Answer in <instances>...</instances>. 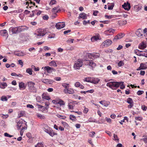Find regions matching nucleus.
Wrapping results in <instances>:
<instances>
[{"label":"nucleus","instance_id":"obj_1","mask_svg":"<svg viewBox=\"0 0 147 147\" xmlns=\"http://www.w3.org/2000/svg\"><path fill=\"white\" fill-rule=\"evenodd\" d=\"M27 29L28 28L26 27L25 26H23L13 28H9V32L11 31L12 34H18Z\"/></svg>","mask_w":147,"mask_h":147},{"label":"nucleus","instance_id":"obj_2","mask_svg":"<svg viewBox=\"0 0 147 147\" xmlns=\"http://www.w3.org/2000/svg\"><path fill=\"white\" fill-rule=\"evenodd\" d=\"M121 82H110L107 84V86L109 87L112 89H116L114 87L118 88L121 85Z\"/></svg>","mask_w":147,"mask_h":147},{"label":"nucleus","instance_id":"obj_3","mask_svg":"<svg viewBox=\"0 0 147 147\" xmlns=\"http://www.w3.org/2000/svg\"><path fill=\"white\" fill-rule=\"evenodd\" d=\"M35 83L32 81L28 82L26 84L28 89L31 92H36V88L34 87Z\"/></svg>","mask_w":147,"mask_h":147},{"label":"nucleus","instance_id":"obj_4","mask_svg":"<svg viewBox=\"0 0 147 147\" xmlns=\"http://www.w3.org/2000/svg\"><path fill=\"white\" fill-rule=\"evenodd\" d=\"M47 33L46 29H38L35 34L37 36H44Z\"/></svg>","mask_w":147,"mask_h":147},{"label":"nucleus","instance_id":"obj_5","mask_svg":"<svg viewBox=\"0 0 147 147\" xmlns=\"http://www.w3.org/2000/svg\"><path fill=\"white\" fill-rule=\"evenodd\" d=\"M83 65L82 60L80 59L76 61L74 65V68L75 69H79Z\"/></svg>","mask_w":147,"mask_h":147},{"label":"nucleus","instance_id":"obj_6","mask_svg":"<svg viewBox=\"0 0 147 147\" xmlns=\"http://www.w3.org/2000/svg\"><path fill=\"white\" fill-rule=\"evenodd\" d=\"M87 55L90 58L94 59L99 57L100 56V55L99 53H88L87 54Z\"/></svg>","mask_w":147,"mask_h":147},{"label":"nucleus","instance_id":"obj_7","mask_svg":"<svg viewBox=\"0 0 147 147\" xmlns=\"http://www.w3.org/2000/svg\"><path fill=\"white\" fill-rule=\"evenodd\" d=\"M86 65H88L93 68L96 66V64L92 61L91 60H86L85 63Z\"/></svg>","mask_w":147,"mask_h":147},{"label":"nucleus","instance_id":"obj_8","mask_svg":"<svg viewBox=\"0 0 147 147\" xmlns=\"http://www.w3.org/2000/svg\"><path fill=\"white\" fill-rule=\"evenodd\" d=\"M65 22H59L57 23L55 25L56 28L58 29H60L63 28L65 27Z\"/></svg>","mask_w":147,"mask_h":147},{"label":"nucleus","instance_id":"obj_9","mask_svg":"<svg viewBox=\"0 0 147 147\" xmlns=\"http://www.w3.org/2000/svg\"><path fill=\"white\" fill-rule=\"evenodd\" d=\"M126 102L129 104L127 106L128 108H131L134 106V102L132 98H128Z\"/></svg>","mask_w":147,"mask_h":147},{"label":"nucleus","instance_id":"obj_10","mask_svg":"<svg viewBox=\"0 0 147 147\" xmlns=\"http://www.w3.org/2000/svg\"><path fill=\"white\" fill-rule=\"evenodd\" d=\"M112 43V41L109 39H107L103 42L102 45L106 47L110 45Z\"/></svg>","mask_w":147,"mask_h":147},{"label":"nucleus","instance_id":"obj_11","mask_svg":"<svg viewBox=\"0 0 147 147\" xmlns=\"http://www.w3.org/2000/svg\"><path fill=\"white\" fill-rule=\"evenodd\" d=\"M44 68L46 70L48 73H51L53 72H55V70L52 67H50L49 66H45Z\"/></svg>","mask_w":147,"mask_h":147},{"label":"nucleus","instance_id":"obj_12","mask_svg":"<svg viewBox=\"0 0 147 147\" xmlns=\"http://www.w3.org/2000/svg\"><path fill=\"white\" fill-rule=\"evenodd\" d=\"M63 92L65 94H73L74 93V91L73 89L71 88L68 89H65L63 90Z\"/></svg>","mask_w":147,"mask_h":147},{"label":"nucleus","instance_id":"obj_13","mask_svg":"<svg viewBox=\"0 0 147 147\" xmlns=\"http://www.w3.org/2000/svg\"><path fill=\"white\" fill-rule=\"evenodd\" d=\"M54 81L53 80L47 79H43L42 80V82H43L47 84H51Z\"/></svg>","mask_w":147,"mask_h":147},{"label":"nucleus","instance_id":"obj_14","mask_svg":"<svg viewBox=\"0 0 147 147\" xmlns=\"http://www.w3.org/2000/svg\"><path fill=\"white\" fill-rule=\"evenodd\" d=\"M122 6L125 10L127 11L129 10L131 7L130 4L128 3H124L123 5H122Z\"/></svg>","mask_w":147,"mask_h":147},{"label":"nucleus","instance_id":"obj_15","mask_svg":"<svg viewBox=\"0 0 147 147\" xmlns=\"http://www.w3.org/2000/svg\"><path fill=\"white\" fill-rule=\"evenodd\" d=\"M146 43L144 42H142L141 43L139 44L138 46V48L139 49H143L146 47Z\"/></svg>","mask_w":147,"mask_h":147},{"label":"nucleus","instance_id":"obj_16","mask_svg":"<svg viewBox=\"0 0 147 147\" xmlns=\"http://www.w3.org/2000/svg\"><path fill=\"white\" fill-rule=\"evenodd\" d=\"M100 81V79L98 78H91L90 83L96 84Z\"/></svg>","mask_w":147,"mask_h":147},{"label":"nucleus","instance_id":"obj_17","mask_svg":"<svg viewBox=\"0 0 147 147\" xmlns=\"http://www.w3.org/2000/svg\"><path fill=\"white\" fill-rule=\"evenodd\" d=\"M59 6L58 5L52 9V11L53 13H54L55 15H57L56 13L58 12L59 10Z\"/></svg>","mask_w":147,"mask_h":147},{"label":"nucleus","instance_id":"obj_18","mask_svg":"<svg viewBox=\"0 0 147 147\" xmlns=\"http://www.w3.org/2000/svg\"><path fill=\"white\" fill-rule=\"evenodd\" d=\"M136 34L139 37H141L142 36V31L141 29H139L136 31Z\"/></svg>","mask_w":147,"mask_h":147},{"label":"nucleus","instance_id":"obj_19","mask_svg":"<svg viewBox=\"0 0 147 147\" xmlns=\"http://www.w3.org/2000/svg\"><path fill=\"white\" fill-rule=\"evenodd\" d=\"M19 86L20 89V90H24L26 87V85H25L24 83L21 82L19 83Z\"/></svg>","mask_w":147,"mask_h":147},{"label":"nucleus","instance_id":"obj_20","mask_svg":"<svg viewBox=\"0 0 147 147\" xmlns=\"http://www.w3.org/2000/svg\"><path fill=\"white\" fill-rule=\"evenodd\" d=\"M124 36V33H120L115 37L113 40H115L120 39L123 37Z\"/></svg>","mask_w":147,"mask_h":147},{"label":"nucleus","instance_id":"obj_21","mask_svg":"<svg viewBox=\"0 0 147 147\" xmlns=\"http://www.w3.org/2000/svg\"><path fill=\"white\" fill-rule=\"evenodd\" d=\"M99 103L105 107H107L110 104L109 102H106L105 100H101L99 102Z\"/></svg>","mask_w":147,"mask_h":147},{"label":"nucleus","instance_id":"obj_22","mask_svg":"<svg viewBox=\"0 0 147 147\" xmlns=\"http://www.w3.org/2000/svg\"><path fill=\"white\" fill-rule=\"evenodd\" d=\"M79 18H81L83 19H86L87 18V15L84 13H81L79 15Z\"/></svg>","mask_w":147,"mask_h":147},{"label":"nucleus","instance_id":"obj_23","mask_svg":"<svg viewBox=\"0 0 147 147\" xmlns=\"http://www.w3.org/2000/svg\"><path fill=\"white\" fill-rule=\"evenodd\" d=\"M140 67L142 68V69H145L147 68V63H141L140 64Z\"/></svg>","mask_w":147,"mask_h":147},{"label":"nucleus","instance_id":"obj_24","mask_svg":"<svg viewBox=\"0 0 147 147\" xmlns=\"http://www.w3.org/2000/svg\"><path fill=\"white\" fill-rule=\"evenodd\" d=\"M57 104H59L60 106L65 105V103L63 101L59 99H58Z\"/></svg>","mask_w":147,"mask_h":147},{"label":"nucleus","instance_id":"obj_25","mask_svg":"<svg viewBox=\"0 0 147 147\" xmlns=\"http://www.w3.org/2000/svg\"><path fill=\"white\" fill-rule=\"evenodd\" d=\"M42 98L43 100H49L51 99L50 98L49 96L47 95H45L44 94H43L42 95Z\"/></svg>","mask_w":147,"mask_h":147},{"label":"nucleus","instance_id":"obj_26","mask_svg":"<svg viewBox=\"0 0 147 147\" xmlns=\"http://www.w3.org/2000/svg\"><path fill=\"white\" fill-rule=\"evenodd\" d=\"M26 122L25 123V125L24 127H22L21 129V131L20 132V135L21 136H22L23 134V132L22 131V130L24 129H26L27 128V125H26Z\"/></svg>","mask_w":147,"mask_h":147},{"label":"nucleus","instance_id":"obj_27","mask_svg":"<svg viewBox=\"0 0 147 147\" xmlns=\"http://www.w3.org/2000/svg\"><path fill=\"white\" fill-rule=\"evenodd\" d=\"M49 65L50 66L53 67H57V65L55 61H53L49 63Z\"/></svg>","mask_w":147,"mask_h":147},{"label":"nucleus","instance_id":"obj_28","mask_svg":"<svg viewBox=\"0 0 147 147\" xmlns=\"http://www.w3.org/2000/svg\"><path fill=\"white\" fill-rule=\"evenodd\" d=\"M99 39V37L98 36H94L92 37L91 39L92 42H94L95 41H96Z\"/></svg>","mask_w":147,"mask_h":147},{"label":"nucleus","instance_id":"obj_29","mask_svg":"<svg viewBox=\"0 0 147 147\" xmlns=\"http://www.w3.org/2000/svg\"><path fill=\"white\" fill-rule=\"evenodd\" d=\"M115 32V30L112 29L107 30L105 32L108 34L109 33H113Z\"/></svg>","mask_w":147,"mask_h":147},{"label":"nucleus","instance_id":"obj_30","mask_svg":"<svg viewBox=\"0 0 147 147\" xmlns=\"http://www.w3.org/2000/svg\"><path fill=\"white\" fill-rule=\"evenodd\" d=\"M7 85L6 82H3L1 84L0 87L1 88L4 89L5 88L6 86Z\"/></svg>","mask_w":147,"mask_h":147},{"label":"nucleus","instance_id":"obj_31","mask_svg":"<svg viewBox=\"0 0 147 147\" xmlns=\"http://www.w3.org/2000/svg\"><path fill=\"white\" fill-rule=\"evenodd\" d=\"M37 117L41 119H44L45 118V116L43 115H42L40 114L37 113L36 115Z\"/></svg>","mask_w":147,"mask_h":147},{"label":"nucleus","instance_id":"obj_32","mask_svg":"<svg viewBox=\"0 0 147 147\" xmlns=\"http://www.w3.org/2000/svg\"><path fill=\"white\" fill-rule=\"evenodd\" d=\"M119 23L120 25H123L127 23V21L126 20L120 21L119 22Z\"/></svg>","mask_w":147,"mask_h":147},{"label":"nucleus","instance_id":"obj_33","mask_svg":"<svg viewBox=\"0 0 147 147\" xmlns=\"http://www.w3.org/2000/svg\"><path fill=\"white\" fill-rule=\"evenodd\" d=\"M32 70L31 68H28L26 70V72L28 73L29 75H31L32 74Z\"/></svg>","mask_w":147,"mask_h":147},{"label":"nucleus","instance_id":"obj_34","mask_svg":"<svg viewBox=\"0 0 147 147\" xmlns=\"http://www.w3.org/2000/svg\"><path fill=\"white\" fill-rule=\"evenodd\" d=\"M91 77L86 78L84 79V82H86L90 83L91 81Z\"/></svg>","mask_w":147,"mask_h":147},{"label":"nucleus","instance_id":"obj_35","mask_svg":"<svg viewBox=\"0 0 147 147\" xmlns=\"http://www.w3.org/2000/svg\"><path fill=\"white\" fill-rule=\"evenodd\" d=\"M1 100L3 101H7V99L5 96H3L1 97Z\"/></svg>","mask_w":147,"mask_h":147},{"label":"nucleus","instance_id":"obj_36","mask_svg":"<svg viewBox=\"0 0 147 147\" xmlns=\"http://www.w3.org/2000/svg\"><path fill=\"white\" fill-rule=\"evenodd\" d=\"M69 119L73 121H75L76 120V117L75 116L73 115H70Z\"/></svg>","mask_w":147,"mask_h":147},{"label":"nucleus","instance_id":"obj_37","mask_svg":"<svg viewBox=\"0 0 147 147\" xmlns=\"http://www.w3.org/2000/svg\"><path fill=\"white\" fill-rule=\"evenodd\" d=\"M3 33V34H1V35L2 36H4L5 35V34H7V30H3L0 31V33Z\"/></svg>","mask_w":147,"mask_h":147},{"label":"nucleus","instance_id":"obj_38","mask_svg":"<svg viewBox=\"0 0 147 147\" xmlns=\"http://www.w3.org/2000/svg\"><path fill=\"white\" fill-rule=\"evenodd\" d=\"M124 65V63L122 61H120L118 63V66L119 67H121V66H123Z\"/></svg>","mask_w":147,"mask_h":147},{"label":"nucleus","instance_id":"obj_39","mask_svg":"<svg viewBox=\"0 0 147 147\" xmlns=\"http://www.w3.org/2000/svg\"><path fill=\"white\" fill-rule=\"evenodd\" d=\"M50 136L53 137L54 135H56V134L55 133L53 132L51 130H50L49 132L48 133Z\"/></svg>","mask_w":147,"mask_h":147},{"label":"nucleus","instance_id":"obj_40","mask_svg":"<svg viewBox=\"0 0 147 147\" xmlns=\"http://www.w3.org/2000/svg\"><path fill=\"white\" fill-rule=\"evenodd\" d=\"M142 56L147 57V50H145L142 52Z\"/></svg>","mask_w":147,"mask_h":147},{"label":"nucleus","instance_id":"obj_41","mask_svg":"<svg viewBox=\"0 0 147 147\" xmlns=\"http://www.w3.org/2000/svg\"><path fill=\"white\" fill-rule=\"evenodd\" d=\"M56 3L57 1L55 0H51L49 4L50 5H51L56 4Z\"/></svg>","mask_w":147,"mask_h":147},{"label":"nucleus","instance_id":"obj_42","mask_svg":"<svg viewBox=\"0 0 147 147\" xmlns=\"http://www.w3.org/2000/svg\"><path fill=\"white\" fill-rule=\"evenodd\" d=\"M35 147H44L43 144L42 143H38Z\"/></svg>","mask_w":147,"mask_h":147},{"label":"nucleus","instance_id":"obj_43","mask_svg":"<svg viewBox=\"0 0 147 147\" xmlns=\"http://www.w3.org/2000/svg\"><path fill=\"white\" fill-rule=\"evenodd\" d=\"M95 134V133L94 131H91L89 133V136L90 137L93 138Z\"/></svg>","mask_w":147,"mask_h":147},{"label":"nucleus","instance_id":"obj_44","mask_svg":"<svg viewBox=\"0 0 147 147\" xmlns=\"http://www.w3.org/2000/svg\"><path fill=\"white\" fill-rule=\"evenodd\" d=\"M113 140L115 141L117 140L118 142V141H119V139L117 137V135L114 134L113 135Z\"/></svg>","mask_w":147,"mask_h":147},{"label":"nucleus","instance_id":"obj_45","mask_svg":"<svg viewBox=\"0 0 147 147\" xmlns=\"http://www.w3.org/2000/svg\"><path fill=\"white\" fill-rule=\"evenodd\" d=\"M74 105H71L70 103H69L68 104V107L69 109H73Z\"/></svg>","mask_w":147,"mask_h":147},{"label":"nucleus","instance_id":"obj_46","mask_svg":"<svg viewBox=\"0 0 147 147\" xmlns=\"http://www.w3.org/2000/svg\"><path fill=\"white\" fill-rule=\"evenodd\" d=\"M23 123V122L22 121H19L17 123L18 126V127L19 128L21 127L23 125H22V124Z\"/></svg>","mask_w":147,"mask_h":147},{"label":"nucleus","instance_id":"obj_47","mask_svg":"<svg viewBox=\"0 0 147 147\" xmlns=\"http://www.w3.org/2000/svg\"><path fill=\"white\" fill-rule=\"evenodd\" d=\"M11 75L12 76H20V77H22V75L19 74H17L16 73H12L11 74Z\"/></svg>","mask_w":147,"mask_h":147},{"label":"nucleus","instance_id":"obj_48","mask_svg":"<svg viewBox=\"0 0 147 147\" xmlns=\"http://www.w3.org/2000/svg\"><path fill=\"white\" fill-rule=\"evenodd\" d=\"M114 7V4L113 3H111V5H109L108 7V9L109 10H112L113 9Z\"/></svg>","mask_w":147,"mask_h":147},{"label":"nucleus","instance_id":"obj_49","mask_svg":"<svg viewBox=\"0 0 147 147\" xmlns=\"http://www.w3.org/2000/svg\"><path fill=\"white\" fill-rule=\"evenodd\" d=\"M24 114V112L22 111H20V113L18 114V118H20L21 117L23 116Z\"/></svg>","mask_w":147,"mask_h":147},{"label":"nucleus","instance_id":"obj_50","mask_svg":"<svg viewBox=\"0 0 147 147\" xmlns=\"http://www.w3.org/2000/svg\"><path fill=\"white\" fill-rule=\"evenodd\" d=\"M50 130V128L48 126L47 127V128H44V131L48 134V133Z\"/></svg>","mask_w":147,"mask_h":147},{"label":"nucleus","instance_id":"obj_51","mask_svg":"<svg viewBox=\"0 0 147 147\" xmlns=\"http://www.w3.org/2000/svg\"><path fill=\"white\" fill-rule=\"evenodd\" d=\"M144 92L142 90H139L137 92V94L139 95H140L143 94Z\"/></svg>","mask_w":147,"mask_h":147},{"label":"nucleus","instance_id":"obj_52","mask_svg":"<svg viewBox=\"0 0 147 147\" xmlns=\"http://www.w3.org/2000/svg\"><path fill=\"white\" fill-rule=\"evenodd\" d=\"M69 84H63L62 85V86L65 88V89H68L69 88Z\"/></svg>","mask_w":147,"mask_h":147},{"label":"nucleus","instance_id":"obj_53","mask_svg":"<svg viewBox=\"0 0 147 147\" xmlns=\"http://www.w3.org/2000/svg\"><path fill=\"white\" fill-rule=\"evenodd\" d=\"M121 85H120V88L121 89H123L125 88V86L123 84V82H121Z\"/></svg>","mask_w":147,"mask_h":147},{"label":"nucleus","instance_id":"obj_54","mask_svg":"<svg viewBox=\"0 0 147 147\" xmlns=\"http://www.w3.org/2000/svg\"><path fill=\"white\" fill-rule=\"evenodd\" d=\"M80 85V83L79 82H76L75 84V86L76 87H79Z\"/></svg>","mask_w":147,"mask_h":147},{"label":"nucleus","instance_id":"obj_55","mask_svg":"<svg viewBox=\"0 0 147 147\" xmlns=\"http://www.w3.org/2000/svg\"><path fill=\"white\" fill-rule=\"evenodd\" d=\"M4 136L6 137H11L13 136L12 135H11L7 133H5Z\"/></svg>","mask_w":147,"mask_h":147},{"label":"nucleus","instance_id":"obj_56","mask_svg":"<svg viewBox=\"0 0 147 147\" xmlns=\"http://www.w3.org/2000/svg\"><path fill=\"white\" fill-rule=\"evenodd\" d=\"M98 12H99L98 11H94L93 15L94 16H97V14L98 13Z\"/></svg>","mask_w":147,"mask_h":147},{"label":"nucleus","instance_id":"obj_57","mask_svg":"<svg viewBox=\"0 0 147 147\" xmlns=\"http://www.w3.org/2000/svg\"><path fill=\"white\" fill-rule=\"evenodd\" d=\"M42 18L44 20H47L49 18V17L47 15H45L42 17Z\"/></svg>","mask_w":147,"mask_h":147},{"label":"nucleus","instance_id":"obj_58","mask_svg":"<svg viewBox=\"0 0 147 147\" xmlns=\"http://www.w3.org/2000/svg\"><path fill=\"white\" fill-rule=\"evenodd\" d=\"M58 99H57L54 100H53L52 101V102L55 105H57Z\"/></svg>","mask_w":147,"mask_h":147},{"label":"nucleus","instance_id":"obj_59","mask_svg":"<svg viewBox=\"0 0 147 147\" xmlns=\"http://www.w3.org/2000/svg\"><path fill=\"white\" fill-rule=\"evenodd\" d=\"M147 107L145 106V105H143L142 106V109L144 111L146 110L147 109Z\"/></svg>","mask_w":147,"mask_h":147},{"label":"nucleus","instance_id":"obj_60","mask_svg":"<svg viewBox=\"0 0 147 147\" xmlns=\"http://www.w3.org/2000/svg\"><path fill=\"white\" fill-rule=\"evenodd\" d=\"M71 32V30H67L65 31L63 33L64 34H67L68 33H69Z\"/></svg>","mask_w":147,"mask_h":147},{"label":"nucleus","instance_id":"obj_61","mask_svg":"<svg viewBox=\"0 0 147 147\" xmlns=\"http://www.w3.org/2000/svg\"><path fill=\"white\" fill-rule=\"evenodd\" d=\"M142 118L140 117H135V119L136 120H139L140 121H141L142 120Z\"/></svg>","mask_w":147,"mask_h":147},{"label":"nucleus","instance_id":"obj_62","mask_svg":"<svg viewBox=\"0 0 147 147\" xmlns=\"http://www.w3.org/2000/svg\"><path fill=\"white\" fill-rule=\"evenodd\" d=\"M74 40L73 39H69L67 40V43H69V42H71V43H73Z\"/></svg>","mask_w":147,"mask_h":147},{"label":"nucleus","instance_id":"obj_63","mask_svg":"<svg viewBox=\"0 0 147 147\" xmlns=\"http://www.w3.org/2000/svg\"><path fill=\"white\" fill-rule=\"evenodd\" d=\"M27 107L28 108H32V109H33L34 108L33 106L32 105H30V104L27 105Z\"/></svg>","mask_w":147,"mask_h":147},{"label":"nucleus","instance_id":"obj_64","mask_svg":"<svg viewBox=\"0 0 147 147\" xmlns=\"http://www.w3.org/2000/svg\"><path fill=\"white\" fill-rule=\"evenodd\" d=\"M83 24L84 25H86L87 23L89 24L90 23V20H88L87 21L86 20H84L83 21Z\"/></svg>","mask_w":147,"mask_h":147}]
</instances>
